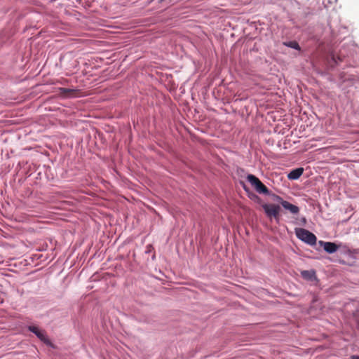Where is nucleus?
<instances>
[{
	"label": "nucleus",
	"instance_id": "obj_1",
	"mask_svg": "<svg viewBox=\"0 0 359 359\" xmlns=\"http://www.w3.org/2000/svg\"><path fill=\"white\" fill-rule=\"evenodd\" d=\"M296 236L298 238L309 245H313L316 243V236L305 229L299 228L296 229Z\"/></svg>",
	"mask_w": 359,
	"mask_h": 359
},
{
	"label": "nucleus",
	"instance_id": "obj_2",
	"mask_svg": "<svg viewBox=\"0 0 359 359\" xmlns=\"http://www.w3.org/2000/svg\"><path fill=\"white\" fill-rule=\"evenodd\" d=\"M262 207L269 218H274L276 220L279 219L280 207L278 205L263 203Z\"/></svg>",
	"mask_w": 359,
	"mask_h": 359
},
{
	"label": "nucleus",
	"instance_id": "obj_3",
	"mask_svg": "<svg viewBox=\"0 0 359 359\" xmlns=\"http://www.w3.org/2000/svg\"><path fill=\"white\" fill-rule=\"evenodd\" d=\"M28 329L32 332L34 333L37 336V337L41 341L44 342L46 344L49 345V346H52V344H51L50 341L46 337V335L45 334L44 332L40 330L37 327L34 326V325L29 326Z\"/></svg>",
	"mask_w": 359,
	"mask_h": 359
},
{
	"label": "nucleus",
	"instance_id": "obj_4",
	"mask_svg": "<svg viewBox=\"0 0 359 359\" xmlns=\"http://www.w3.org/2000/svg\"><path fill=\"white\" fill-rule=\"evenodd\" d=\"M251 186L259 194H268V188L262 182V181H248Z\"/></svg>",
	"mask_w": 359,
	"mask_h": 359
},
{
	"label": "nucleus",
	"instance_id": "obj_5",
	"mask_svg": "<svg viewBox=\"0 0 359 359\" xmlns=\"http://www.w3.org/2000/svg\"><path fill=\"white\" fill-rule=\"evenodd\" d=\"M303 168H297L290 171L287 176L289 180H297L303 174Z\"/></svg>",
	"mask_w": 359,
	"mask_h": 359
},
{
	"label": "nucleus",
	"instance_id": "obj_6",
	"mask_svg": "<svg viewBox=\"0 0 359 359\" xmlns=\"http://www.w3.org/2000/svg\"><path fill=\"white\" fill-rule=\"evenodd\" d=\"M282 206L285 209L289 210L291 213L294 214V215L299 213V208L297 206H296L293 204H291L288 201L283 202Z\"/></svg>",
	"mask_w": 359,
	"mask_h": 359
},
{
	"label": "nucleus",
	"instance_id": "obj_7",
	"mask_svg": "<svg viewBox=\"0 0 359 359\" xmlns=\"http://www.w3.org/2000/svg\"><path fill=\"white\" fill-rule=\"evenodd\" d=\"M337 249L338 246L334 243L325 242L324 243V250L328 253H334Z\"/></svg>",
	"mask_w": 359,
	"mask_h": 359
},
{
	"label": "nucleus",
	"instance_id": "obj_8",
	"mask_svg": "<svg viewBox=\"0 0 359 359\" xmlns=\"http://www.w3.org/2000/svg\"><path fill=\"white\" fill-rule=\"evenodd\" d=\"M59 91H60V94H62V95H65V96H67V97H73V96H74V95L76 93V90L66 88H60L59 89Z\"/></svg>",
	"mask_w": 359,
	"mask_h": 359
},
{
	"label": "nucleus",
	"instance_id": "obj_9",
	"mask_svg": "<svg viewBox=\"0 0 359 359\" xmlns=\"http://www.w3.org/2000/svg\"><path fill=\"white\" fill-rule=\"evenodd\" d=\"M284 45L287 46V47H290L292 48H294L295 50H300V46H299V43L297 41H289V42H285Z\"/></svg>",
	"mask_w": 359,
	"mask_h": 359
},
{
	"label": "nucleus",
	"instance_id": "obj_10",
	"mask_svg": "<svg viewBox=\"0 0 359 359\" xmlns=\"http://www.w3.org/2000/svg\"><path fill=\"white\" fill-rule=\"evenodd\" d=\"M301 274L304 278L307 280H311L314 276V272L311 271H303Z\"/></svg>",
	"mask_w": 359,
	"mask_h": 359
},
{
	"label": "nucleus",
	"instance_id": "obj_11",
	"mask_svg": "<svg viewBox=\"0 0 359 359\" xmlns=\"http://www.w3.org/2000/svg\"><path fill=\"white\" fill-rule=\"evenodd\" d=\"M243 175H241V177H243V178H245L246 180H259L257 177H255V175H250V174H245L244 172V170H241Z\"/></svg>",
	"mask_w": 359,
	"mask_h": 359
},
{
	"label": "nucleus",
	"instance_id": "obj_12",
	"mask_svg": "<svg viewBox=\"0 0 359 359\" xmlns=\"http://www.w3.org/2000/svg\"><path fill=\"white\" fill-rule=\"evenodd\" d=\"M249 197L251 198V199H254V200H256L257 201V202L260 203L261 202V199L260 198H259L257 195H255V194L253 193H249L248 194Z\"/></svg>",
	"mask_w": 359,
	"mask_h": 359
},
{
	"label": "nucleus",
	"instance_id": "obj_13",
	"mask_svg": "<svg viewBox=\"0 0 359 359\" xmlns=\"http://www.w3.org/2000/svg\"><path fill=\"white\" fill-rule=\"evenodd\" d=\"M276 198V201L279 202L281 205H282V203L283 202H286V201H284L281 197H280L279 196H275Z\"/></svg>",
	"mask_w": 359,
	"mask_h": 359
},
{
	"label": "nucleus",
	"instance_id": "obj_14",
	"mask_svg": "<svg viewBox=\"0 0 359 359\" xmlns=\"http://www.w3.org/2000/svg\"><path fill=\"white\" fill-rule=\"evenodd\" d=\"M241 182V184L243 185V188L247 191H248V189L247 188V186L245 184L244 182L243 181H240Z\"/></svg>",
	"mask_w": 359,
	"mask_h": 359
},
{
	"label": "nucleus",
	"instance_id": "obj_15",
	"mask_svg": "<svg viewBox=\"0 0 359 359\" xmlns=\"http://www.w3.org/2000/svg\"><path fill=\"white\" fill-rule=\"evenodd\" d=\"M351 359H359V356H358V355H353V356H351Z\"/></svg>",
	"mask_w": 359,
	"mask_h": 359
}]
</instances>
